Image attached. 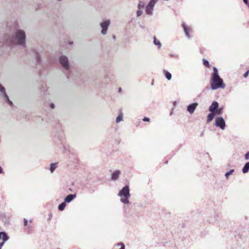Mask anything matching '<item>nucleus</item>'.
Instances as JSON below:
<instances>
[{"label":"nucleus","instance_id":"b1692460","mask_svg":"<svg viewBox=\"0 0 249 249\" xmlns=\"http://www.w3.org/2000/svg\"><path fill=\"white\" fill-rule=\"evenodd\" d=\"M153 39V43L154 45L157 46L159 49L161 47V43H160V42L159 40H158L155 36L154 37Z\"/></svg>","mask_w":249,"mask_h":249},{"label":"nucleus","instance_id":"f704fd0d","mask_svg":"<svg viewBox=\"0 0 249 249\" xmlns=\"http://www.w3.org/2000/svg\"><path fill=\"white\" fill-rule=\"evenodd\" d=\"M249 71H247L244 74V75L243 76L245 77V78H246L248 75H249Z\"/></svg>","mask_w":249,"mask_h":249},{"label":"nucleus","instance_id":"a18cd8bd","mask_svg":"<svg viewBox=\"0 0 249 249\" xmlns=\"http://www.w3.org/2000/svg\"><path fill=\"white\" fill-rule=\"evenodd\" d=\"M246 5L248 6V7L249 8V2H248V3H247Z\"/></svg>","mask_w":249,"mask_h":249},{"label":"nucleus","instance_id":"dca6fc26","mask_svg":"<svg viewBox=\"0 0 249 249\" xmlns=\"http://www.w3.org/2000/svg\"><path fill=\"white\" fill-rule=\"evenodd\" d=\"M76 197V195L75 194H69L67 195L64 199V201L66 203H70L71 202L74 198Z\"/></svg>","mask_w":249,"mask_h":249},{"label":"nucleus","instance_id":"423d86ee","mask_svg":"<svg viewBox=\"0 0 249 249\" xmlns=\"http://www.w3.org/2000/svg\"><path fill=\"white\" fill-rule=\"evenodd\" d=\"M0 92L1 93L5 102L9 105L12 106L13 105L12 102L9 99L8 95L6 94L5 88L0 84Z\"/></svg>","mask_w":249,"mask_h":249},{"label":"nucleus","instance_id":"f257e3e1","mask_svg":"<svg viewBox=\"0 0 249 249\" xmlns=\"http://www.w3.org/2000/svg\"><path fill=\"white\" fill-rule=\"evenodd\" d=\"M210 85L212 90H216L219 88L224 89L226 87L223 80L218 74L217 69L214 67H213V72L211 76Z\"/></svg>","mask_w":249,"mask_h":249},{"label":"nucleus","instance_id":"f03ea898","mask_svg":"<svg viewBox=\"0 0 249 249\" xmlns=\"http://www.w3.org/2000/svg\"><path fill=\"white\" fill-rule=\"evenodd\" d=\"M25 32L22 30L18 29L15 32V35L8 39V42L10 45L18 44L25 47Z\"/></svg>","mask_w":249,"mask_h":249},{"label":"nucleus","instance_id":"4468645a","mask_svg":"<svg viewBox=\"0 0 249 249\" xmlns=\"http://www.w3.org/2000/svg\"><path fill=\"white\" fill-rule=\"evenodd\" d=\"M120 174L121 172L120 170H116L114 171L111 174L110 179L113 181L116 180L119 178Z\"/></svg>","mask_w":249,"mask_h":249},{"label":"nucleus","instance_id":"ea45409f","mask_svg":"<svg viewBox=\"0 0 249 249\" xmlns=\"http://www.w3.org/2000/svg\"><path fill=\"white\" fill-rule=\"evenodd\" d=\"M243 1H244V2L245 3V4H246L247 3L249 2V0H243Z\"/></svg>","mask_w":249,"mask_h":249},{"label":"nucleus","instance_id":"aec40b11","mask_svg":"<svg viewBox=\"0 0 249 249\" xmlns=\"http://www.w3.org/2000/svg\"><path fill=\"white\" fill-rule=\"evenodd\" d=\"M242 171L243 173L246 174L249 172V161L246 162L243 167L242 169Z\"/></svg>","mask_w":249,"mask_h":249},{"label":"nucleus","instance_id":"de8ad7c7","mask_svg":"<svg viewBox=\"0 0 249 249\" xmlns=\"http://www.w3.org/2000/svg\"><path fill=\"white\" fill-rule=\"evenodd\" d=\"M168 162V160H166V161H165L164 163L167 164Z\"/></svg>","mask_w":249,"mask_h":249},{"label":"nucleus","instance_id":"3c124183","mask_svg":"<svg viewBox=\"0 0 249 249\" xmlns=\"http://www.w3.org/2000/svg\"><path fill=\"white\" fill-rule=\"evenodd\" d=\"M141 27H142V28H144V26H141Z\"/></svg>","mask_w":249,"mask_h":249},{"label":"nucleus","instance_id":"bb28decb","mask_svg":"<svg viewBox=\"0 0 249 249\" xmlns=\"http://www.w3.org/2000/svg\"><path fill=\"white\" fill-rule=\"evenodd\" d=\"M234 172V169H231L229 171H227L225 174L226 178L227 179H228L229 178L230 176Z\"/></svg>","mask_w":249,"mask_h":249},{"label":"nucleus","instance_id":"8fccbe9b","mask_svg":"<svg viewBox=\"0 0 249 249\" xmlns=\"http://www.w3.org/2000/svg\"><path fill=\"white\" fill-rule=\"evenodd\" d=\"M67 78H68V79H69V78H70V76H69V75H67Z\"/></svg>","mask_w":249,"mask_h":249},{"label":"nucleus","instance_id":"0eeeda50","mask_svg":"<svg viewBox=\"0 0 249 249\" xmlns=\"http://www.w3.org/2000/svg\"><path fill=\"white\" fill-rule=\"evenodd\" d=\"M110 23V22L109 19H107L105 21L100 23V26L102 28L101 33L103 35L107 34Z\"/></svg>","mask_w":249,"mask_h":249},{"label":"nucleus","instance_id":"7ed1b4c3","mask_svg":"<svg viewBox=\"0 0 249 249\" xmlns=\"http://www.w3.org/2000/svg\"><path fill=\"white\" fill-rule=\"evenodd\" d=\"M118 195L121 197L120 199V201L121 202L125 204H129L130 202L129 201V198L131 195L130 194L129 184H125V186L119 191Z\"/></svg>","mask_w":249,"mask_h":249},{"label":"nucleus","instance_id":"9d476101","mask_svg":"<svg viewBox=\"0 0 249 249\" xmlns=\"http://www.w3.org/2000/svg\"><path fill=\"white\" fill-rule=\"evenodd\" d=\"M198 105V104L196 102L192 103L187 106V110L190 114H192L194 112Z\"/></svg>","mask_w":249,"mask_h":249},{"label":"nucleus","instance_id":"6ab92c4d","mask_svg":"<svg viewBox=\"0 0 249 249\" xmlns=\"http://www.w3.org/2000/svg\"><path fill=\"white\" fill-rule=\"evenodd\" d=\"M58 162L51 163L50 165L49 170L51 173H53L57 168Z\"/></svg>","mask_w":249,"mask_h":249},{"label":"nucleus","instance_id":"393cba45","mask_svg":"<svg viewBox=\"0 0 249 249\" xmlns=\"http://www.w3.org/2000/svg\"><path fill=\"white\" fill-rule=\"evenodd\" d=\"M66 203L65 202V201H64L63 202H62V203H61L60 204H59L58 206V209L59 211H63L66 206Z\"/></svg>","mask_w":249,"mask_h":249},{"label":"nucleus","instance_id":"6e6552de","mask_svg":"<svg viewBox=\"0 0 249 249\" xmlns=\"http://www.w3.org/2000/svg\"><path fill=\"white\" fill-rule=\"evenodd\" d=\"M219 214L215 212L213 217H210L207 219V222L210 224H214L219 221Z\"/></svg>","mask_w":249,"mask_h":249},{"label":"nucleus","instance_id":"49530a36","mask_svg":"<svg viewBox=\"0 0 249 249\" xmlns=\"http://www.w3.org/2000/svg\"><path fill=\"white\" fill-rule=\"evenodd\" d=\"M51 217H52V214H49V219L50 218H51Z\"/></svg>","mask_w":249,"mask_h":249},{"label":"nucleus","instance_id":"39448f33","mask_svg":"<svg viewBox=\"0 0 249 249\" xmlns=\"http://www.w3.org/2000/svg\"><path fill=\"white\" fill-rule=\"evenodd\" d=\"M59 62L62 66L66 70L69 71L70 66L68 58L65 55H62L59 57Z\"/></svg>","mask_w":249,"mask_h":249},{"label":"nucleus","instance_id":"4be33fe9","mask_svg":"<svg viewBox=\"0 0 249 249\" xmlns=\"http://www.w3.org/2000/svg\"><path fill=\"white\" fill-rule=\"evenodd\" d=\"M123 120V113L122 111H120L118 116L116 119V123H119Z\"/></svg>","mask_w":249,"mask_h":249},{"label":"nucleus","instance_id":"a211bd4d","mask_svg":"<svg viewBox=\"0 0 249 249\" xmlns=\"http://www.w3.org/2000/svg\"><path fill=\"white\" fill-rule=\"evenodd\" d=\"M64 154L65 155H73L74 154L73 151L71 149L69 145H64Z\"/></svg>","mask_w":249,"mask_h":249},{"label":"nucleus","instance_id":"20e7f679","mask_svg":"<svg viewBox=\"0 0 249 249\" xmlns=\"http://www.w3.org/2000/svg\"><path fill=\"white\" fill-rule=\"evenodd\" d=\"M215 125L224 130L226 127V122L224 118L221 116L216 117L215 120Z\"/></svg>","mask_w":249,"mask_h":249},{"label":"nucleus","instance_id":"ddd939ff","mask_svg":"<svg viewBox=\"0 0 249 249\" xmlns=\"http://www.w3.org/2000/svg\"><path fill=\"white\" fill-rule=\"evenodd\" d=\"M9 239V237L7 233L5 231H0V240H1V242L5 243Z\"/></svg>","mask_w":249,"mask_h":249},{"label":"nucleus","instance_id":"cd10ccee","mask_svg":"<svg viewBox=\"0 0 249 249\" xmlns=\"http://www.w3.org/2000/svg\"><path fill=\"white\" fill-rule=\"evenodd\" d=\"M223 107H218V109H217V110H216L215 114L216 115H221L223 113Z\"/></svg>","mask_w":249,"mask_h":249},{"label":"nucleus","instance_id":"c756f323","mask_svg":"<svg viewBox=\"0 0 249 249\" xmlns=\"http://www.w3.org/2000/svg\"><path fill=\"white\" fill-rule=\"evenodd\" d=\"M159 1V0H150L148 4L153 6H155L156 3Z\"/></svg>","mask_w":249,"mask_h":249},{"label":"nucleus","instance_id":"c03bdc74","mask_svg":"<svg viewBox=\"0 0 249 249\" xmlns=\"http://www.w3.org/2000/svg\"><path fill=\"white\" fill-rule=\"evenodd\" d=\"M72 43H73V42H72V41H69V45H71Z\"/></svg>","mask_w":249,"mask_h":249},{"label":"nucleus","instance_id":"864d4df0","mask_svg":"<svg viewBox=\"0 0 249 249\" xmlns=\"http://www.w3.org/2000/svg\"><path fill=\"white\" fill-rule=\"evenodd\" d=\"M202 135H203V133H202L201 134V136H202Z\"/></svg>","mask_w":249,"mask_h":249},{"label":"nucleus","instance_id":"58836bf2","mask_svg":"<svg viewBox=\"0 0 249 249\" xmlns=\"http://www.w3.org/2000/svg\"><path fill=\"white\" fill-rule=\"evenodd\" d=\"M54 107H55V106H54V104H53V103L51 104L50 107L51 108H52V109L54 108Z\"/></svg>","mask_w":249,"mask_h":249},{"label":"nucleus","instance_id":"f8f14e48","mask_svg":"<svg viewBox=\"0 0 249 249\" xmlns=\"http://www.w3.org/2000/svg\"><path fill=\"white\" fill-rule=\"evenodd\" d=\"M182 26L183 28L186 36L188 39H190L191 36L190 35V32H191L192 30L191 28L190 27L187 26V25H186L185 23H183L182 24Z\"/></svg>","mask_w":249,"mask_h":249},{"label":"nucleus","instance_id":"09e8293b","mask_svg":"<svg viewBox=\"0 0 249 249\" xmlns=\"http://www.w3.org/2000/svg\"><path fill=\"white\" fill-rule=\"evenodd\" d=\"M29 222H30V223H32V220H29Z\"/></svg>","mask_w":249,"mask_h":249},{"label":"nucleus","instance_id":"2eb2a0df","mask_svg":"<svg viewBox=\"0 0 249 249\" xmlns=\"http://www.w3.org/2000/svg\"><path fill=\"white\" fill-rule=\"evenodd\" d=\"M0 219L5 225L9 224L10 223L9 217H7L5 213L0 212Z\"/></svg>","mask_w":249,"mask_h":249},{"label":"nucleus","instance_id":"5701e85b","mask_svg":"<svg viewBox=\"0 0 249 249\" xmlns=\"http://www.w3.org/2000/svg\"><path fill=\"white\" fill-rule=\"evenodd\" d=\"M163 73H164V75L165 76L166 78L168 80H170L171 79L172 74L168 71L165 70H163Z\"/></svg>","mask_w":249,"mask_h":249},{"label":"nucleus","instance_id":"a19ab883","mask_svg":"<svg viewBox=\"0 0 249 249\" xmlns=\"http://www.w3.org/2000/svg\"><path fill=\"white\" fill-rule=\"evenodd\" d=\"M244 156H249V151L248 152H247V153L244 155Z\"/></svg>","mask_w":249,"mask_h":249},{"label":"nucleus","instance_id":"79ce46f5","mask_svg":"<svg viewBox=\"0 0 249 249\" xmlns=\"http://www.w3.org/2000/svg\"><path fill=\"white\" fill-rule=\"evenodd\" d=\"M121 90H122V89L121 88H119V89H118V92H121Z\"/></svg>","mask_w":249,"mask_h":249},{"label":"nucleus","instance_id":"2f4dec72","mask_svg":"<svg viewBox=\"0 0 249 249\" xmlns=\"http://www.w3.org/2000/svg\"><path fill=\"white\" fill-rule=\"evenodd\" d=\"M137 16L138 17H140V16H141V15L142 14V9H138L137 11Z\"/></svg>","mask_w":249,"mask_h":249},{"label":"nucleus","instance_id":"72a5a7b5","mask_svg":"<svg viewBox=\"0 0 249 249\" xmlns=\"http://www.w3.org/2000/svg\"><path fill=\"white\" fill-rule=\"evenodd\" d=\"M28 220L26 218H24L23 220V224L24 226H26L27 225Z\"/></svg>","mask_w":249,"mask_h":249},{"label":"nucleus","instance_id":"a878e982","mask_svg":"<svg viewBox=\"0 0 249 249\" xmlns=\"http://www.w3.org/2000/svg\"><path fill=\"white\" fill-rule=\"evenodd\" d=\"M35 55L36 63L38 64H40L41 62V58L40 57L39 53L35 51Z\"/></svg>","mask_w":249,"mask_h":249},{"label":"nucleus","instance_id":"9b49d317","mask_svg":"<svg viewBox=\"0 0 249 249\" xmlns=\"http://www.w3.org/2000/svg\"><path fill=\"white\" fill-rule=\"evenodd\" d=\"M218 107H219V103L216 101H213L209 107V111L210 112L216 113V110L218 109Z\"/></svg>","mask_w":249,"mask_h":249},{"label":"nucleus","instance_id":"f3484780","mask_svg":"<svg viewBox=\"0 0 249 249\" xmlns=\"http://www.w3.org/2000/svg\"><path fill=\"white\" fill-rule=\"evenodd\" d=\"M154 7L147 4V5L146 6L145 8V13L147 15L151 16L153 15V11L154 10Z\"/></svg>","mask_w":249,"mask_h":249},{"label":"nucleus","instance_id":"37998d69","mask_svg":"<svg viewBox=\"0 0 249 249\" xmlns=\"http://www.w3.org/2000/svg\"><path fill=\"white\" fill-rule=\"evenodd\" d=\"M245 159L246 160H249V157H245Z\"/></svg>","mask_w":249,"mask_h":249},{"label":"nucleus","instance_id":"4c0bfd02","mask_svg":"<svg viewBox=\"0 0 249 249\" xmlns=\"http://www.w3.org/2000/svg\"><path fill=\"white\" fill-rule=\"evenodd\" d=\"M4 173L3 169L1 166L0 165V174H3Z\"/></svg>","mask_w":249,"mask_h":249},{"label":"nucleus","instance_id":"e433bc0d","mask_svg":"<svg viewBox=\"0 0 249 249\" xmlns=\"http://www.w3.org/2000/svg\"><path fill=\"white\" fill-rule=\"evenodd\" d=\"M123 245H124V244L122 242H119L118 243V244H117V246H121V247H122V246H123Z\"/></svg>","mask_w":249,"mask_h":249},{"label":"nucleus","instance_id":"603ef678","mask_svg":"<svg viewBox=\"0 0 249 249\" xmlns=\"http://www.w3.org/2000/svg\"><path fill=\"white\" fill-rule=\"evenodd\" d=\"M69 190H70V191H71V188H70V189H69Z\"/></svg>","mask_w":249,"mask_h":249},{"label":"nucleus","instance_id":"c85d7f7f","mask_svg":"<svg viewBox=\"0 0 249 249\" xmlns=\"http://www.w3.org/2000/svg\"><path fill=\"white\" fill-rule=\"evenodd\" d=\"M144 6V3L142 1L140 0L137 6L138 9H142Z\"/></svg>","mask_w":249,"mask_h":249},{"label":"nucleus","instance_id":"7c9ffc66","mask_svg":"<svg viewBox=\"0 0 249 249\" xmlns=\"http://www.w3.org/2000/svg\"><path fill=\"white\" fill-rule=\"evenodd\" d=\"M203 64L205 67H206L207 68L210 67V64H209V61L207 60L203 59Z\"/></svg>","mask_w":249,"mask_h":249},{"label":"nucleus","instance_id":"412c9836","mask_svg":"<svg viewBox=\"0 0 249 249\" xmlns=\"http://www.w3.org/2000/svg\"><path fill=\"white\" fill-rule=\"evenodd\" d=\"M215 115V113L214 112H210L207 116V122H211L213 119Z\"/></svg>","mask_w":249,"mask_h":249},{"label":"nucleus","instance_id":"473e14b6","mask_svg":"<svg viewBox=\"0 0 249 249\" xmlns=\"http://www.w3.org/2000/svg\"><path fill=\"white\" fill-rule=\"evenodd\" d=\"M142 120L144 121V122H149L150 121V118H148V117H144Z\"/></svg>","mask_w":249,"mask_h":249},{"label":"nucleus","instance_id":"1a4fd4ad","mask_svg":"<svg viewBox=\"0 0 249 249\" xmlns=\"http://www.w3.org/2000/svg\"><path fill=\"white\" fill-rule=\"evenodd\" d=\"M56 139H57V140L55 141V142L58 144H62L64 142V136L63 132L61 131L59 133H58L56 135Z\"/></svg>","mask_w":249,"mask_h":249},{"label":"nucleus","instance_id":"c9c22d12","mask_svg":"<svg viewBox=\"0 0 249 249\" xmlns=\"http://www.w3.org/2000/svg\"><path fill=\"white\" fill-rule=\"evenodd\" d=\"M4 244L5 243H3V242H0V249H1Z\"/></svg>","mask_w":249,"mask_h":249}]
</instances>
